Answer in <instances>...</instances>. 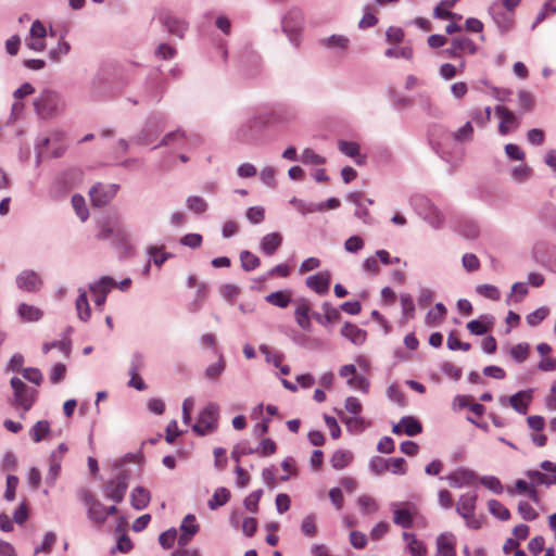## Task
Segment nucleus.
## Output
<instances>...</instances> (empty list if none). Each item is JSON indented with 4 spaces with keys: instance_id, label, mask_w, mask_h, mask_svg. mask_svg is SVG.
Returning a JSON list of instances; mask_svg holds the SVG:
<instances>
[{
    "instance_id": "dca6fc26",
    "label": "nucleus",
    "mask_w": 556,
    "mask_h": 556,
    "mask_svg": "<svg viewBox=\"0 0 556 556\" xmlns=\"http://www.w3.org/2000/svg\"><path fill=\"white\" fill-rule=\"evenodd\" d=\"M331 274L328 270L320 271L306 278V286L317 294H326L329 291Z\"/></svg>"
},
{
    "instance_id": "473e14b6",
    "label": "nucleus",
    "mask_w": 556,
    "mask_h": 556,
    "mask_svg": "<svg viewBox=\"0 0 556 556\" xmlns=\"http://www.w3.org/2000/svg\"><path fill=\"white\" fill-rule=\"evenodd\" d=\"M277 445L276 443L269 439V438H263L257 446L250 447L249 453H255L260 456H270L276 453Z\"/></svg>"
},
{
    "instance_id": "f8f14e48",
    "label": "nucleus",
    "mask_w": 556,
    "mask_h": 556,
    "mask_svg": "<svg viewBox=\"0 0 556 556\" xmlns=\"http://www.w3.org/2000/svg\"><path fill=\"white\" fill-rule=\"evenodd\" d=\"M444 479L452 488L460 489L475 485L478 478L476 472L470 469L457 468L450 472Z\"/></svg>"
},
{
    "instance_id": "7c9ffc66",
    "label": "nucleus",
    "mask_w": 556,
    "mask_h": 556,
    "mask_svg": "<svg viewBox=\"0 0 556 556\" xmlns=\"http://www.w3.org/2000/svg\"><path fill=\"white\" fill-rule=\"evenodd\" d=\"M493 326L492 318L483 316L481 319H473L467 324V329L476 336L485 334Z\"/></svg>"
},
{
    "instance_id": "680f3d73",
    "label": "nucleus",
    "mask_w": 556,
    "mask_h": 556,
    "mask_svg": "<svg viewBox=\"0 0 556 556\" xmlns=\"http://www.w3.org/2000/svg\"><path fill=\"white\" fill-rule=\"evenodd\" d=\"M134 547V544L130 540V538L126 534V533H123L118 540H117V543L115 546H113L111 548V554H115V553H128Z\"/></svg>"
},
{
    "instance_id": "393cba45",
    "label": "nucleus",
    "mask_w": 556,
    "mask_h": 556,
    "mask_svg": "<svg viewBox=\"0 0 556 556\" xmlns=\"http://www.w3.org/2000/svg\"><path fill=\"white\" fill-rule=\"evenodd\" d=\"M150 492L143 486H136L130 493V504L136 510H142L150 503Z\"/></svg>"
},
{
    "instance_id": "f3484780",
    "label": "nucleus",
    "mask_w": 556,
    "mask_h": 556,
    "mask_svg": "<svg viewBox=\"0 0 556 556\" xmlns=\"http://www.w3.org/2000/svg\"><path fill=\"white\" fill-rule=\"evenodd\" d=\"M434 556H456V540L452 533H442L437 538Z\"/></svg>"
},
{
    "instance_id": "bb28decb",
    "label": "nucleus",
    "mask_w": 556,
    "mask_h": 556,
    "mask_svg": "<svg viewBox=\"0 0 556 556\" xmlns=\"http://www.w3.org/2000/svg\"><path fill=\"white\" fill-rule=\"evenodd\" d=\"M478 495L475 492H468L463 494L456 506V511L458 515L463 516L469 513L476 511V504H477Z\"/></svg>"
},
{
    "instance_id": "79ce46f5",
    "label": "nucleus",
    "mask_w": 556,
    "mask_h": 556,
    "mask_svg": "<svg viewBox=\"0 0 556 556\" xmlns=\"http://www.w3.org/2000/svg\"><path fill=\"white\" fill-rule=\"evenodd\" d=\"M177 55V49L166 42L160 43L154 50V56L159 60L169 61Z\"/></svg>"
},
{
    "instance_id": "052dcab7",
    "label": "nucleus",
    "mask_w": 556,
    "mask_h": 556,
    "mask_svg": "<svg viewBox=\"0 0 556 556\" xmlns=\"http://www.w3.org/2000/svg\"><path fill=\"white\" fill-rule=\"evenodd\" d=\"M21 374L25 380H27L36 386H40L43 380L42 372L37 367L24 368Z\"/></svg>"
},
{
    "instance_id": "72a5a7b5",
    "label": "nucleus",
    "mask_w": 556,
    "mask_h": 556,
    "mask_svg": "<svg viewBox=\"0 0 556 556\" xmlns=\"http://www.w3.org/2000/svg\"><path fill=\"white\" fill-rule=\"evenodd\" d=\"M230 498V492L228 489L220 486L217 488L212 496L208 500L207 505L210 509L215 510L218 507L225 505Z\"/></svg>"
},
{
    "instance_id": "cd10ccee",
    "label": "nucleus",
    "mask_w": 556,
    "mask_h": 556,
    "mask_svg": "<svg viewBox=\"0 0 556 556\" xmlns=\"http://www.w3.org/2000/svg\"><path fill=\"white\" fill-rule=\"evenodd\" d=\"M266 302L270 305L286 308L289 306V304L292 301V292L290 290H281L271 292L266 295L265 298Z\"/></svg>"
},
{
    "instance_id": "ea45409f",
    "label": "nucleus",
    "mask_w": 556,
    "mask_h": 556,
    "mask_svg": "<svg viewBox=\"0 0 556 556\" xmlns=\"http://www.w3.org/2000/svg\"><path fill=\"white\" fill-rule=\"evenodd\" d=\"M148 254L150 255L149 262H152L155 266L161 267L173 254L164 252L162 248L149 247Z\"/></svg>"
},
{
    "instance_id": "37998d69",
    "label": "nucleus",
    "mask_w": 556,
    "mask_h": 556,
    "mask_svg": "<svg viewBox=\"0 0 556 556\" xmlns=\"http://www.w3.org/2000/svg\"><path fill=\"white\" fill-rule=\"evenodd\" d=\"M72 205L77 214V216L80 218L81 222H85L89 217V211L86 206V202L83 195L80 194H74L72 197Z\"/></svg>"
},
{
    "instance_id": "6e6d98bb",
    "label": "nucleus",
    "mask_w": 556,
    "mask_h": 556,
    "mask_svg": "<svg viewBox=\"0 0 556 556\" xmlns=\"http://www.w3.org/2000/svg\"><path fill=\"white\" fill-rule=\"evenodd\" d=\"M387 469L394 475H404L407 470L406 462L402 457L388 458Z\"/></svg>"
},
{
    "instance_id": "4c0bfd02",
    "label": "nucleus",
    "mask_w": 556,
    "mask_h": 556,
    "mask_svg": "<svg viewBox=\"0 0 556 556\" xmlns=\"http://www.w3.org/2000/svg\"><path fill=\"white\" fill-rule=\"evenodd\" d=\"M489 511L497 519L506 521L510 518V511L497 500H490L488 502Z\"/></svg>"
},
{
    "instance_id": "7ed1b4c3",
    "label": "nucleus",
    "mask_w": 556,
    "mask_h": 556,
    "mask_svg": "<svg viewBox=\"0 0 556 556\" xmlns=\"http://www.w3.org/2000/svg\"><path fill=\"white\" fill-rule=\"evenodd\" d=\"M10 384L13 390L12 405L28 412L36 401L37 391L25 384L18 377H12Z\"/></svg>"
},
{
    "instance_id": "de8ad7c7",
    "label": "nucleus",
    "mask_w": 556,
    "mask_h": 556,
    "mask_svg": "<svg viewBox=\"0 0 556 556\" xmlns=\"http://www.w3.org/2000/svg\"><path fill=\"white\" fill-rule=\"evenodd\" d=\"M218 356V361L214 364H211L205 369V377L210 380L216 379L225 369V362L222 353L216 354Z\"/></svg>"
},
{
    "instance_id": "1a4fd4ad",
    "label": "nucleus",
    "mask_w": 556,
    "mask_h": 556,
    "mask_svg": "<svg viewBox=\"0 0 556 556\" xmlns=\"http://www.w3.org/2000/svg\"><path fill=\"white\" fill-rule=\"evenodd\" d=\"M116 281L111 276H102L97 281L89 283V291L94 294L96 306L102 308L108 294L115 288Z\"/></svg>"
},
{
    "instance_id": "a211bd4d",
    "label": "nucleus",
    "mask_w": 556,
    "mask_h": 556,
    "mask_svg": "<svg viewBox=\"0 0 556 556\" xmlns=\"http://www.w3.org/2000/svg\"><path fill=\"white\" fill-rule=\"evenodd\" d=\"M422 431L421 424L414 417H403L400 422L393 426L392 432L395 434L406 433L407 435H416Z\"/></svg>"
},
{
    "instance_id": "58836bf2",
    "label": "nucleus",
    "mask_w": 556,
    "mask_h": 556,
    "mask_svg": "<svg viewBox=\"0 0 556 556\" xmlns=\"http://www.w3.org/2000/svg\"><path fill=\"white\" fill-rule=\"evenodd\" d=\"M113 242L118 249L127 250L130 247V239L127 229L121 223L115 228Z\"/></svg>"
},
{
    "instance_id": "13d9d810",
    "label": "nucleus",
    "mask_w": 556,
    "mask_h": 556,
    "mask_svg": "<svg viewBox=\"0 0 556 556\" xmlns=\"http://www.w3.org/2000/svg\"><path fill=\"white\" fill-rule=\"evenodd\" d=\"M118 223V220L103 223L99 228V232L97 235L98 239L113 240L115 228H117Z\"/></svg>"
},
{
    "instance_id": "c03bdc74",
    "label": "nucleus",
    "mask_w": 556,
    "mask_h": 556,
    "mask_svg": "<svg viewBox=\"0 0 556 556\" xmlns=\"http://www.w3.org/2000/svg\"><path fill=\"white\" fill-rule=\"evenodd\" d=\"M260 351L265 356L267 363H271L275 367H279L285 358L283 354L270 349L267 345H261Z\"/></svg>"
},
{
    "instance_id": "a19ab883",
    "label": "nucleus",
    "mask_w": 556,
    "mask_h": 556,
    "mask_svg": "<svg viewBox=\"0 0 556 556\" xmlns=\"http://www.w3.org/2000/svg\"><path fill=\"white\" fill-rule=\"evenodd\" d=\"M445 315V306L442 303H437L435 306L427 314L426 321L431 326L439 325L443 321Z\"/></svg>"
},
{
    "instance_id": "8fccbe9b",
    "label": "nucleus",
    "mask_w": 556,
    "mask_h": 556,
    "mask_svg": "<svg viewBox=\"0 0 556 556\" xmlns=\"http://www.w3.org/2000/svg\"><path fill=\"white\" fill-rule=\"evenodd\" d=\"M510 357L517 363H523L529 356V344L519 343L509 350Z\"/></svg>"
},
{
    "instance_id": "412c9836",
    "label": "nucleus",
    "mask_w": 556,
    "mask_h": 556,
    "mask_svg": "<svg viewBox=\"0 0 556 556\" xmlns=\"http://www.w3.org/2000/svg\"><path fill=\"white\" fill-rule=\"evenodd\" d=\"M341 334L352 343L361 345L366 341L367 333L355 324L345 323L341 328Z\"/></svg>"
},
{
    "instance_id": "f257e3e1",
    "label": "nucleus",
    "mask_w": 556,
    "mask_h": 556,
    "mask_svg": "<svg viewBox=\"0 0 556 556\" xmlns=\"http://www.w3.org/2000/svg\"><path fill=\"white\" fill-rule=\"evenodd\" d=\"M34 108L40 118L48 119L63 111L64 101L59 92L45 89L35 99Z\"/></svg>"
},
{
    "instance_id": "c9c22d12",
    "label": "nucleus",
    "mask_w": 556,
    "mask_h": 556,
    "mask_svg": "<svg viewBox=\"0 0 556 556\" xmlns=\"http://www.w3.org/2000/svg\"><path fill=\"white\" fill-rule=\"evenodd\" d=\"M339 150L350 156V157H357L356 159V163L358 165L363 164L364 163V156H361L359 155V146L358 143L354 142V141H340L339 142Z\"/></svg>"
},
{
    "instance_id": "09e8293b",
    "label": "nucleus",
    "mask_w": 556,
    "mask_h": 556,
    "mask_svg": "<svg viewBox=\"0 0 556 556\" xmlns=\"http://www.w3.org/2000/svg\"><path fill=\"white\" fill-rule=\"evenodd\" d=\"M187 207L195 214L204 213L207 208L206 201L198 195H190L186 200Z\"/></svg>"
},
{
    "instance_id": "4be33fe9",
    "label": "nucleus",
    "mask_w": 556,
    "mask_h": 556,
    "mask_svg": "<svg viewBox=\"0 0 556 556\" xmlns=\"http://www.w3.org/2000/svg\"><path fill=\"white\" fill-rule=\"evenodd\" d=\"M309 311H311V304L306 300H300L296 303V308L294 312V317L296 324L303 329V330H309L312 324L309 319Z\"/></svg>"
},
{
    "instance_id": "423d86ee",
    "label": "nucleus",
    "mask_w": 556,
    "mask_h": 556,
    "mask_svg": "<svg viewBox=\"0 0 556 556\" xmlns=\"http://www.w3.org/2000/svg\"><path fill=\"white\" fill-rule=\"evenodd\" d=\"M159 21L164 28L172 35L184 39L189 29V23L186 18L180 17L170 11H163L159 14Z\"/></svg>"
},
{
    "instance_id": "9b49d317",
    "label": "nucleus",
    "mask_w": 556,
    "mask_h": 556,
    "mask_svg": "<svg viewBox=\"0 0 556 556\" xmlns=\"http://www.w3.org/2000/svg\"><path fill=\"white\" fill-rule=\"evenodd\" d=\"M15 283L22 291L36 293L41 289L43 281L35 270L24 269L15 277Z\"/></svg>"
},
{
    "instance_id": "0eeeda50",
    "label": "nucleus",
    "mask_w": 556,
    "mask_h": 556,
    "mask_svg": "<svg viewBox=\"0 0 556 556\" xmlns=\"http://www.w3.org/2000/svg\"><path fill=\"white\" fill-rule=\"evenodd\" d=\"M533 389H527L519 391L511 396H501L498 401L501 405H509L517 413L525 415L533 400Z\"/></svg>"
},
{
    "instance_id": "5701e85b",
    "label": "nucleus",
    "mask_w": 556,
    "mask_h": 556,
    "mask_svg": "<svg viewBox=\"0 0 556 556\" xmlns=\"http://www.w3.org/2000/svg\"><path fill=\"white\" fill-rule=\"evenodd\" d=\"M402 538L406 542L407 552L412 556H427L426 544L418 540L414 533L403 532Z\"/></svg>"
},
{
    "instance_id": "6e6552de",
    "label": "nucleus",
    "mask_w": 556,
    "mask_h": 556,
    "mask_svg": "<svg viewBox=\"0 0 556 556\" xmlns=\"http://www.w3.org/2000/svg\"><path fill=\"white\" fill-rule=\"evenodd\" d=\"M80 500L87 506L88 518L102 525L105 522V506L97 500L91 492L83 490L80 493Z\"/></svg>"
},
{
    "instance_id": "f704fd0d",
    "label": "nucleus",
    "mask_w": 556,
    "mask_h": 556,
    "mask_svg": "<svg viewBox=\"0 0 556 556\" xmlns=\"http://www.w3.org/2000/svg\"><path fill=\"white\" fill-rule=\"evenodd\" d=\"M243 456V445L237 444L231 451L230 457L236 463L235 472L237 475L236 483L243 486V467L240 465V459Z\"/></svg>"
},
{
    "instance_id": "49530a36",
    "label": "nucleus",
    "mask_w": 556,
    "mask_h": 556,
    "mask_svg": "<svg viewBox=\"0 0 556 556\" xmlns=\"http://www.w3.org/2000/svg\"><path fill=\"white\" fill-rule=\"evenodd\" d=\"M146 366V359H144V355L139 352V351H135L132 354H131V358H130V365H129V376H135V375H138L140 372V370H142Z\"/></svg>"
},
{
    "instance_id": "4d7b16f0",
    "label": "nucleus",
    "mask_w": 556,
    "mask_h": 556,
    "mask_svg": "<svg viewBox=\"0 0 556 556\" xmlns=\"http://www.w3.org/2000/svg\"><path fill=\"white\" fill-rule=\"evenodd\" d=\"M321 43L328 48L346 49L349 46V39L342 35H332L321 40Z\"/></svg>"
},
{
    "instance_id": "69168bd1",
    "label": "nucleus",
    "mask_w": 556,
    "mask_h": 556,
    "mask_svg": "<svg viewBox=\"0 0 556 556\" xmlns=\"http://www.w3.org/2000/svg\"><path fill=\"white\" fill-rule=\"evenodd\" d=\"M56 541V535L52 531H48L42 540V543L35 548V555L39 553H47L49 554L51 552L52 546L54 545Z\"/></svg>"
},
{
    "instance_id": "bf43d9fd",
    "label": "nucleus",
    "mask_w": 556,
    "mask_h": 556,
    "mask_svg": "<svg viewBox=\"0 0 556 556\" xmlns=\"http://www.w3.org/2000/svg\"><path fill=\"white\" fill-rule=\"evenodd\" d=\"M388 58H402L406 60H412L414 56L413 48L410 47H401V48H389L384 52Z\"/></svg>"
},
{
    "instance_id": "20e7f679",
    "label": "nucleus",
    "mask_w": 556,
    "mask_h": 556,
    "mask_svg": "<svg viewBox=\"0 0 556 556\" xmlns=\"http://www.w3.org/2000/svg\"><path fill=\"white\" fill-rule=\"evenodd\" d=\"M218 418V407L210 403L199 414L192 430L199 435H205L216 430Z\"/></svg>"
},
{
    "instance_id": "c756f323",
    "label": "nucleus",
    "mask_w": 556,
    "mask_h": 556,
    "mask_svg": "<svg viewBox=\"0 0 556 556\" xmlns=\"http://www.w3.org/2000/svg\"><path fill=\"white\" fill-rule=\"evenodd\" d=\"M17 314L25 321H38L43 315L40 308L26 303L18 305Z\"/></svg>"
},
{
    "instance_id": "2f4dec72",
    "label": "nucleus",
    "mask_w": 556,
    "mask_h": 556,
    "mask_svg": "<svg viewBox=\"0 0 556 556\" xmlns=\"http://www.w3.org/2000/svg\"><path fill=\"white\" fill-rule=\"evenodd\" d=\"M352 459H353V454L350 451L338 450L332 454V456L330 458V463L334 469L341 470V469L345 468L346 466H349V464L352 462Z\"/></svg>"
},
{
    "instance_id": "774afa93",
    "label": "nucleus",
    "mask_w": 556,
    "mask_h": 556,
    "mask_svg": "<svg viewBox=\"0 0 556 556\" xmlns=\"http://www.w3.org/2000/svg\"><path fill=\"white\" fill-rule=\"evenodd\" d=\"M556 0H548L544 3L542 10L538 14L535 22L532 26V28L536 27L540 23H542L548 14L556 13Z\"/></svg>"
},
{
    "instance_id": "864d4df0",
    "label": "nucleus",
    "mask_w": 556,
    "mask_h": 556,
    "mask_svg": "<svg viewBox=\"0 0 556 556\" xmlns=\"http://www.w3.org/2000/svg\"><path fill=\"white\" fill-rule=\"evenodd\" d=\"M177 539H178L177 530L175 528H169L168 530H166L160 534L159 543L163 548L169 549L174 546L175 541Z\"/></svg>"
},
{
    "instance_id": "f03ea898",
    "label": "nucleus",
    "mask_w": 556,
    "mask_h": 556,
    "mask_svg": "<svg viewBox=\"0 0 556 556\" xmlns=\"http://www.w3.org/2000/svg\"><path fill=\"white\" fill-rule=\"evenodd\" d=\"M165 116L155 112L149 115L141 130L132 138L140 146L152 143L165 125Z\"/></svg>"
},
{
    "instance_id": "338daca9",
    "label": "nucleus",
    "mask_w": 556,
    "mask_h": 556,
    "mask_svg": "<svg viewBox=\"0 0 556 556\" xmlns=\"http://www.w3.org/2000/svg\"><path fill=\"white\" fill-rule=\"evenodd\" d=\"M518 513L520 514L522 519L528 521L535 520L539 516L536 510L528 502L525 501L519 502Z\"/></svg>"
},
{
    "instance_id": "a18cd8bd",
    "label": "nucleus",
    "mask_w": 556,
    "mask_h": 556,
    "mask_svg": "<svg viewBox=\"0 0 556 556\" xmlns=\"http://www.w3.org/2000/svg\"><path fill=\"white\" fill-rule=\"evenodd\" d=\"M52 349L53 350L58 349L65 356H68L71 353V341L70 340L52 341V342H47L42 345L43 354H47Z\"/></svg>"
},
{
    "instance_id": "e2e57ef3",
    "label": "nucleus",
    "mask_w": 556,
    "mask_h": 556,
    "mask_svg": "<svg viewBox=\"0 0 556 556\" xmlns=\"http://www.w3.org/2000/svg\"><path fill=\"white\" fill-rule=\"evenodd\" d=\"M66 375V366L63 363H56L49 372V380L52 384L60 383Z\"/></svg>"
},
{
    "instance_id": "0e129e2a",
    "label": "nucleus",
    "mask_w": 556,
    "mask_h": 556,
    "mask_svg": "<svg viewBox=\"0 0 556 556\" xmlns=\"http://www.w3.org/2000/svg\"><path fill=\"white\" fill-rule=\"evenodd\" d=\"M401 305L405 320L413 318L415 314V303L413 298L409 294H402Z\"/></svg>"
},
{
    "instance_id": "c85d7f7f",
    "label": "nucleus",
    "mask_w": 556,
    "mask_h": 556,
    "mask_svg": "<svg viewBox=\"0 0 556 556\" xmlns=\"http://www.w3.org/2000/svg\"><path fill=\"white\" fill-rule=\"evenodd\" d=\"M186 139V131L178 128L174 131L167 132L157 144L153 146L152 149H157L160 147L180 146V143Z\"/></svg>"
},
{
    "instance_id": "5fc2aeb1",
    "label": "nucleus",
    "mask_w": 556,
    "mask_h": 556,
    "mask_svg": "<svg viewBox=\"0 0 556 556\" xmlns=\"http://www.w3.org/2000/svg\"><path fill=\"white\" fill-rule=\"evenodd\" d=\"M476 292L492 301H497L501 296L500 290L495 286L488 283L477 286Z\"/></svg>"
},
{
    "instance_id": "ddd939ff",
    "label": "nucleus",
    "mask_w": 556,
    "mask_h": 556,
    "mask_svg": "<svg viewBox=\"0 0 556 556\" xmlns=\"http://www.w3.org/2000/svg\"><path fill=\"white\" fill-rule=\"evenodd\" d=\"M179 530L180 534L178 535L177 543L178 546L185 547L199 531V525L197 522L195 516L192 514L185 516L180 523Z\"/></svg>"
},
{
    "instance_id": "6ab92c4d",
    "label": "nucleus",
    "mask_w": 556,
    "mask_h": 556,
    "mask_svg": "<svg viewBox=\"0 0 556 556\" xmlns=\"http://www.w3.org/2000/svg\"><path fill=\"white\" fill-rule=\"evenodd\" d=\"M450 45L455 46L462 56L465 54L473 55L478 52L477 43L465 35H457L450 39Z\"/></svg>"
},
{
    "instance_id": "a878e982",
    "label": "nucleus",
    "mask_w": 556,
    "mask_h": 556,
    "mask_svg": "<svg viewBox=\"0 0 556 556\" xmlns=\"http://www.w3.org/2000/svg\"><path fill=\"white\" fill-rule=\"evenodd\" d=\"M282 236L280 232H270L263 237L261 251L266 255H273L281 245Z\"/></svg>"
},
{
    "instance_id": "aec40b11",
    "label": "nucleus",
    "mask_w": 556,
    "mask_h": 556,
    "mask_svg": "<svg viewBox=\"0 0 556 556\" xmlns=\"http://www.w3.org/2000/svg\"><path fill=\"white\" fill-rule=\"evenodd\" d=\"M90 200L93 206L103 207L111 202L113 199L109 191L105 189V185L96 184L89 191Z\"/></svg>"
},
{
    "instance_id": "3c124183",
    "label": "nucleus",
    "mask_w": 556,
    "mask_h": 556,
    "mask_svg": "<svg viewBox=\"0 0 556 556\" xmlns=\"http://www.w3.org/2000/svg\"><path fill=\"white\" fill-rule=\"evenodd\" d=\"M549 314V309L545 306L535 309L526 316L529 326L535 327L540 325Z\"/></svg>"
},
{
    "instance_id": "9d476101",
    "label": "nucleus",
    "mask_w": 556,
    "mask_h": 556,
    "mask_svg": "<svg viewBox=\"0 0 556 556\" xmlns=\"http://www.w3.org/2000/svg\"><path fill=\"white\" fill-rule=\"evenodd\" d=\"M393 506V522L403 529L412 528L418 513L416 506L412 503L394 504Z\"/></svg>"
},
{
    "instance_id": "e433bc0d",
    "label": "nucleus",
    "mask_w": 556,
    "mask_h": 556,
    "mask_svg": "<svg viewBox=\"0 0 556 556\" xmlns=\"http://www.w3.org/2000/svg\"><path fill=\"white\" fill-rule=\"evenodd\" d=\"M50 422L48 420H39L33 426L30 435L31 439L38 443L41 442L50 433Z\"/></svg>"
},
{
    "instance_id": "2eb2a0df",
    "label": "nucleus",
    "mask_w": 556,
    "mask_h": 556,
    "mask_svg": "<svg viewBox=\"0 0 556 556\" xmlns=\"http://www.w3.org/2000/svg\"><path fill=\"white\" fill-rule=\"evenodd\" d=\"M495 113L501 118L498 125V131L501 135L505 136L519 127V119L514 114V112H511L507 108L498 105L495 108Z\"/></svg>"
},
{
    "instance_id": "4468645a",
    "label": "nucleus",
    "mask_w": 556,
    "mask_h": 556,
    "mask_svg": "<svg viewBox=\"0 0 556 556\" xmlns=\"http://www.w3.org/2000/svg\"><path fill=\"white\" fill-rule=\"evenodd\" d=\"M90 98L94 101H104L111 98L112 87L110 81L101 75L92 78L89 86Z\"/></svg>"
},
{
    "instance_id": "603ef678",
    "label": "nucleus",
    "mask_w": 556,
    "mask_h": 556,
    "mask_svg": "<svg viewBox=\"0 0 556 556\" xmlns=\"http://www.w3.org/2000/svg\"><path fill=\"white\" fill-rule=\"evenodd\" d=\"M529 477L532 481V483L540 485V484H555L556 483V475H547L541 471H530Z\"/></svg>"
},
{
    "instance_id": "b1692460",
    "label": "nucleus",
    "mask_w": 556,
    "mask_h": 556,
    "mask_svg": "<svg viewBox=\"0 0 556 556\" xmlns=\"http://www.w3.org/2000/svg\"><path fill=\"white\" fill-rule=\"evenodd\" d=\"M77 316L81 321H88L91 317V308L87 298V291L83 288L78 289V296L75 301Z\"/></svg>"
},
{
    "instance_id": "39448f33",
    "label": "nucleus",
    "mask_w": 556,
    "mask_h": 556,
    "mask_svg": "<svg viewBox=\"0 0 556 556\" xmlns=\"http://www.w3.org/2000/svg\"><path fill=\"white\" fill-rule=\"evenodd\" d=\"M129 472L125 469H122L117 472L116 477L110 480L105 486V497L115 503L123 502L127 488H128V478Z\"/></svg>"
}]
</instances>
